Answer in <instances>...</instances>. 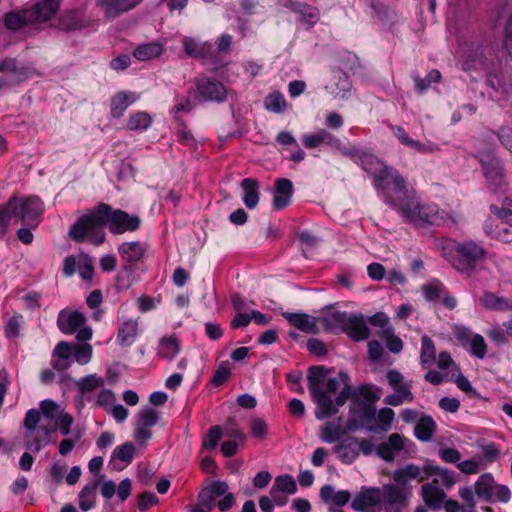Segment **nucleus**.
Wrapping results in <instances>:
<instances>
[{"instance_id":"nucleus-1","label":"nucleus","mask_w":512,"mask_h":512,"mask_svg":"<svg viewBox=\"0 0 512 512\" xmlns=\"http://www.w3.org/2000/svg\"><path fill=\"white\" fill-rule=\"evenodd\" d=\"M308 389L317 408L318 420L329 418L338 412L351 398L347 430L355 431L374 416L370 402L377 396L372 388L363 386L353 392L350 378L345 372H334L322 366H314L308 372Z\"/></svg>"},{"instance_id":"nucleus-2","label":"nucleus","mask_w":512,"mask_h":512,"mask_svg":"<svg viewBox=\"0 0 512 512\" xmlns=\"http://www.w3.org/2000/svg\"><path fill=\"white\" fill-rule=\"evenodd\" d=\"M140 219L136 215H129L122 210H112L104 203L96 209L77 219L69 230V237L78 243L89 241L93 245H101L105 241L104 225H108L113 234H123L135 231L140 226Z\"/></svg>"},{"instance_id":"nucleus-3","label":"nucleus","mask_w":512,"mask_h":512,"mask_svg":"<svg viewBox=\"0 0 512 512\" xmlns=\"http://www.w3.org/2000/svg\"><path fill=\"white\" fill-rule=\"evenodd\" d=\"M44 204L37 196L11 197L0 206V234H4L11 223H22L36 228L41 222Z\"/></svg>"},{"instance_id":"nucleus-4","label":"nucleus","mask_w":512,"mask_h":512,"mask_svg":"<svg viewBox=\"0 0 512 512\" xmlns=\"http://www.w3.org/2000/svg\"><path fill=\"white\" fill-rule=\"evenodd\" d=\"M434 246L458 271L470 272L485 259L486 250L474 240L456 242L449 238H436Z\"/></svg>"},{"instance_id":"nucleus-5","label":"nucleus","mask_w":512,"mask_h":512,"mask_svg":"<svg viewBox=\"0 0 512 512\" xmlns=\"http://www.w3.org/2000/svg\"><path fill=\"white\" fill-rule=\"evenodd\" d=\"M363 170L374 178V187L383 195L386 201L393 202L390 189L398 194V198L406 194L405 180L391 166L386 165L378 157L363 153L359 157Z\"/></svg>"},{"instance_id":"nucleus-6","label":"nucleus","mask_w":512,"mask_h":512,"mask_svg":"<svg viewBox=\"0 0 512 512\" xmlns=\"http://www.w3.org/2000/svg\"><path fill=\"white\" fill-rule=\"evenodd\" d=\"M41 414L37 409H30L26 412L24 418V446L27 450L37 453L43 447L50 443L51 433L56 430V426L49 424L40 425Z\"/></svg>"},{"instance_id":"nucleus-7","label":"nucleus","mask_w":512,"mask_h":512,"mask_svg":"<svg viewBox=\"0 0 512 512\" xmlns=\"http://www.w3.org/2000/svg\"><path fill=\"white\" fill-rule=\"evenodd\" d=\"M93 355V348L88 343L72 346L66 341H60L53 350L51 364L58 371L67 370L71 365V356L80 365L88 364Z\"/></svg>"},{"instance_id":"nucleus-8","label":"nucleus","mask_w":512,"mask_h":512,"mask_svg":"<svg viewBox=\"0 0 512 512\" xmlns=\"http://www.w3.org/2000/svg\"><path fill=\"white\" fill-rule=\"evenodd\" d=\"M58 328L66 335L76 333L79 341H88L92 338V328L86 325V317L78 311L62 310L57 319Z\"/></svg>"},{"instance_id":"nucleus-9","label":"nucleus","mask_w":512,"mask_h":512,"mask_svg":"<svg viewBox=\"0 0 512 512\" xmlns=\"http://www.w3.org/2000/svg\"><path fill=\"white\" fill-rule=\"evenodd\" d=\"M0 88L13 87L35 75V69L14 59L0 61Z\"/></svg>"},{"instance_id":"nucleus-10","label":"nucleus","mask_w":512,"mask_h":512,"mask_svg":"<svg viewBox=\"0 0 512 512\" xmlns=\"http://www.w3.org/2000/svg\"><path fill=\"white\" fill-rule=\"evenodd\" d=\"M329 323L333 322L341 327L345 333L356 341H362L368 338L369 329L361 315H352L346 312H333L329 318Z\"/></svg>"},{"instance_id":"nucleus-11","label":"nucleus","mask_w":512,"mask_h":512,"mask_svg":"<svg viewBox=\"0 0 512 512\" xmlns=\"http://www.w3.org/2000/svg\"><path fill=\"white\" fill-rule=\"evenodd\" d=\"M454 336L459 344L468 350L470 355L484 359L487 354V344L484 337L474 333L470 328L463 325H456L453 329Z\"/></svg>"},{"instance_id":"nucleus-12","label":"nucleus","mask_w":512,"mask_h":512,"mask_svg":"<svg viewBox=\"0 0 512 512\" xmlns=\"http://www.w3.org/2000/svg\"><path fill=\"white\" fill-rule=\"evenodd\" d=\"M40 414H43L46 420L54 421L56 429L62 435L67 436L71 432V426L74 422L73 417L64 411V409L51 399H46L40 402Z\"/></svg>"},{"instance_id":"nucleus-13","label":"nucleus","mask_w":512,"mask_h":512,"mask_svg":"<svg viewBox=\"0 0 512 512\" xmlns=\"http://www.w3.org/2000/svg\"><path fill=\"white\" fill-rule=\"evenodd\" d=\"M351 507L359 512H382V492L379 488H362L355 495Z\"/></svg>"},{"instance_id":"nucleus-14","label":"nucleus","mask_w":512,"mask_h":512,"mask_svg":"<svg viewBox=\"0 0 512 512\" xmlns=\"http://www.w3.org/2000/svg\"><path fill=\"white\" fill-rule=\"evenodd\" d=\"M157 421L158 414L152 408H145L137 414L134 438L139 444L146 445L152 438V427L157 424Z\"/></svg>"},{"instance_id":"nucleus-15","label":"nucleus","mask_w":512,"mask_h":512,"mask_svg":"<svg viewBox=\"0 0 512 512\" xmlns=\"http://www.w3.org/2000/svg\"><path fill=\"white\" fill-rule=\"evenodd\" d=\"M413 443L404 436L393 433L386 442L381 443L376 452L385 461H393L400 452L409 453L412 451Z\"/></svg>"},{"instance_id":"nucleus-16","label":"nucleus","mask_w":512,"mask_h":512,"mask_svg":"<svg viewBox=\"0 0 512 512\" xmlns=\"http://www.w3.org/2000/svg\"><path fill=\"white\" fill-rule=\"evenodd\" d=\"M302 144L307 149H314L321 145H327L335 148L345 155H351V151L342 148L341 141L326 129H318L313 133H307L302 136Z\"/></svg>"},{"instance_id":"nucleus-17","label":"nucleus","mask_w":512,"mask_h":512,"mask_svg":"<svg viewBox=\"0 0 512 512\" xmlns=\"http://www.w3.org/2000/svg\"><path fill=\"white\" fill-rule=\"evenodd\" d=\"M227 90L218 81L209 78H201L196 81V98L200 101L221 102L226 99Z\"/></svg>"},{"instance_id":"nucleus-18","label":"nucleus","mask_w":512,"mask_h":512,"mask_svg":"<svg viewBox=\"0 0 512 512\" xmlns=\"http://www.w3.org/2000/svg\"><path fill=\"white\" fill-rule=\"evenodd\" d=\"M381 492L382 506L385 512H398L401 507L406 505L408 494H411V490L408 491L393 485L383 486Z\"/></svg>"},{"instance_id":"nucleus-19","label":"nucleus","mask_w":512,"mask_h":512,"mask_svg":"<svg viewBox=\"0 0 512 512\" xmlns=\"http://www.w3.org/2000/svg\"><path fill=\"white\" fill-rule=\"evenodd\" d=\"M482 164L484 176L488 181L489 187L493 190L502 185V170L499 161L494 157L492 152H483L478 155Z\"/></svg>"},{"instance_id":"nucleus-20","label":"nucleus","mask_w":512,"mask_h":512,"mask_svg":"<svg viewBox=\"0 0 512 512\" xmlns=\"http://www.w3.org/2000/svg\"><path fill=\"white\" fill-rule=\"evenodd\" d=\"M140 2L141 0H96V5L107 19H114Z\"/></svg>"},{"instance_id":"nucleus-21","label":"nucleus","mask_w":512,"mask_h":512,"mask_svg":"<svg viewBox=\"0 0 512 512\" xmlns=\"http://www.w3.org/2000/svg\"><path fill=\"white\" fill-rule=\"evenodd\" d=\"M293 184L289 179L279 178L275 181V191L273 194V208L282 210L286 208L292 198Z\"/></svg>"},{"instance_id":"nucleus-22","label":"nucleus","mask_w":512,"mask_h":512,"mask_svg":"<svg viewBox=\"0 0 512 512\" xmlns=\"http://www.w3.org/2000/svg\"><path fill=\"white\" fill-rule=\"evenodd\" d=\"M333 451L342 463L351 464L359 456L358 439L355 437H347L339 442L333 448Z\"/></svg>"},{"instance_id":"nucleus-23","label":"nucleus","mask_w":512,"mask_h":512,"mask_svg":"<svg viewBox=\"0 0 512 512\" xmlns=\"http://www.w3.org/2000/svg\"><path fill=\"white\" fill-rule=\"evenodd\" d=\"M60 6V0H39L29 8L31 17L35 23L45 22L51 19Z\"/></svg>"},{"instance_id":"nucleus-24","label":"nucleus","mask_w":512,"mask_h":512,"mask_svg":"<svg viewBox=\"0 0 512 512\" xmlns=\"http://www.w3.org/2000/svg\"><path fill=\"white\" fill-rule=\"evenodd\" d=\"M283 316L295 328L308 334H316L319 332L317 319L314 316L304 313H283Z\"/></svg>"},{"instance_id":"nucleus-25","label":"nucleus","mask_w":512,"mask_h":512,"mask_svg":"<svg viewBox=\"0 0 512 512\" xmlns=\"http://www.w3.org/2000/svg\"><path fill=\"white\" fill-rule=\"evenodd\" d=\"M509 220H500L495 225L487 221L484 230L488 236L504 243L512 242V225Z\"/></svg>"},{"instance_id":"nucleus-26","label":"nucleus","mask_w":512,"mask_h":512,"mask_svg":"<svg viewBox=\"0 0 512 512\" xmlns=\"http://www.w3.org/2000/svg\"><path fill=\"white\" fill-rule=\"evenodd\" d=\"M145 252V245L138 241L124 242L118 247L120 257L128 263H136L140 261Z\"/></svg>"},{"instance_id":"nucleus-27","label":"nucleus","mask_w":512,"mask_h":512,"mask_svg":"<svg viewBox=\"0 0 512 512\" xmlns=\"http://www.w3.org/2000/svg\"><path fill=\"white\" fill-rule=\"evenodd\" d=\"M138 99L134 92H118L111 99V115L113 118L123 116L125 110Z\"/></svg>"},{"instance_id":"nucleus-28","label":"nucleus","mask_w":512,"mask_h":512,"mask_svg":"<svg viewBox=\"0 0 512 512\" xmlns=\"http://www.w3.org/2000/svg\"><path fill=\"white\" fill-rule=\"evenodd\" d=\"M486 67L483 49L480 46H470L464 52V60L462 63V69L465 71L470 70H481Z\"/></svg>"},{"instance_id":"nucleus-29","label":"nucleus","mask_w":512,"mask_h":512,"mask_svg":"<svg viewBox=\"0 0 512 512\" xmlns=\"http://www.w3.org/2000/svg\"><path fill=\"white\" fill-rule=\"evenodd\" d=\"M34 24L29 8L9 12L4 17V25L8 30L17 31L26 25Z\"/></svg>"},{"instance_id":"nucleus-30","label":"nucleus","mask_w":512,"mask_h":512,"mask_svg":"<svg viewBox=\"0 0 512 512\" xmlns=\"http://www.w3.org/2000/svg\"><path fill=\"white\" fill-rule=\"evenodd\" d=\"M346 432L350 431L347 426L343 428L340 421H328L321 426L319 437L322 442L331 444L340 440Z\"/></svg>"},{"instance_id":"nucleus-31","label":"nucleus","mask_w":512,"mask_h":512,"mask_svg":"<svg viewBox=\"0 0 512 512\" xmlns=\"http://www.w3.org/2000/svg\"><path fill=\"white\" fill-rule=\"evenodd\" d=\"M181 350L178 338L174 335L163 336L159 339L157 354L163 359L173 360Z\"/></svg>"},{"instance_id":"nucleus-32","label":"nucleus","mask_w":512,"mask_h":512,"mask_svg":"<svg viewBox=\"0 0 512 512\" xmlns=\"http://www.w3.org/2000/svg\"><path fill=\"white\" fill-rule=\"evenodd\" d=\"M99 481L93 480L87 483L79 492V507L82 511H88L95 507Z\"/></svg>"},{"instance_id":"nucleus-33","label":"nucleus","mask_w":512,"mask_h":512,"mask_svg":"<svg viewBox=\"0 0 512 512\" xmlns=\"http://www.w3.org/2000/svg\"><path fill=\"white\" fill-rule=\"evenodd\" d=\"M320 497L327 504L341 507L349 502L351 495L346 490L336 491L331 485H324Z\"/></svg>"},{"instance_id":"nucleus-34","label":"nucleus","mask_w":512,"mask_h":512,"mask_svg":"<svg viewBox=\"0 0 512 512\" xmlns=\"http://www.w3.org/2000/svg\"><path fill=\"white\" fill-rule=\"evenodd\" d=\"M243 190V202L248 209H253L259 202V183L253 178H245L241 181Z\"/></svg>"},{"instance_id":"nucleus-35","label":"nucleus","mask_w":512,"mask_h":512,"mask_svg":"<svg viewBox=\"0 0 512 512\" xmlns=\"http://www.w3.org/2000/svg\"><path fill=\"white\" fill-rule=\"evenodd\" d=\"M422 497L428 507L440 508L445 498V492L439 485L431 482L423 485Z\"/></svg>"},{"instance_id":"nucleus-36","label":"nucleus","mask_w":512,"mask_h":512,"mask_svg":"<svg viewBox=\"0 0 512 512\" xmlns=\"http://www.w3.org/2000/svg\"><path fill=\"white\" fill-rule=\"evenodd\" d=\"M138 335V321L127 320L121 324L117 333V342L120 346L129 347L131 346Z\"/></svg>"},{"instance_id":"nucleus-37","label":"nucleus","mask_w":512,"mask_h":512,"mask_svg":"<svg viewBox=\"0 0 512 512\" xmlns=\"http://www.w3.org/2000/svg\"><path fill=\"white\" fill-rule=\"evenodd\" d=\"M479 303L488 310H495V311H506V310H512V301L504 298L496 296L495 294L491 292H484L479 297Z\"/></svg>"},{"instance_id":"nucleus-38","label":"nucleus","mask_w":512,"mask_h":512,"mask_svg":"<svg viewBox=\"0 0 512 512\" xmlns=\"http://www.w3.org/2000/svg\"><path fill=\"white\" fill-rule=\"evenodd\" d=\"M164 52V47L159 42H150L137 46L133 56L139 61H149L158 58Z\"/></svg>"},{"instance_id":"nucleus-39","label":"nucleus","mask_w":512,"mask_h":512,"mask_svg":"<svg viewBox=\"0 0 512 512\" xmlns=\"http://www.w3.org/2000/svg\"><path fill=\"white\" fill-rule=\"evenodd\" d=\"M496 485L495 479L491 473L482 474L474 484L476 496L488 502L491 499L494 487Z\"/></svg>"},{"instance_id":"nucleus-40","label":"nucleus","mask_w":512,"mask_h":512,"mask_svg":"<svg viewBox=\"0 0 512 512\" xmlns=\"http://www.w3.org/2000/svg\"><path fill=\"white\" fill-rule=\"evenodd\" d=\"M443 219L437 205L428 204L420 206L418 204V226L422 224L439 225Z\"/></svg>"},{"instance_id":"nucleus-41","label":"nucleus","mask_w":512,"mask_h":512,"mask_svg":"<svg viewBox=\"0 0 512 512\" xmlns=\"http://www.w3.org/2000/svg\"><path fill=\"white\" fill-rule=\"evenodd\" d=\"M328 88L335 97L346 98L351 88L347 74L342 71H336L334 73V82Z\"/></svg>"},{"instance_id":"nucleus-42","label":"nucleus","mask_w":512,"mask_h":512,"mask_svg":"<svg viewBox=\"0 0 512 512\" xmlns=\"http://www.w3.org/2000/svg\"><path fill=\"white\" fill-rule=\"evenodd\" d=\"M185 53L190 57H205L211 46L208 43H202L191 37H184L182 40Z\"/></svg>"},{"instance_id":"nucleus-43","label":"nucleus","mask_w":512,"mask_h":512,"mask_svg":"<svg viewBox=\"0 0 512 512\" xmlns=\"http://www.w3.org/2000/svg\"><path fill=\"white\" fill-rule=\"evenodd\" d=\"M291 8L300 15L302 23L308 27L315 25L319 20L318 9L303 3H292Z\"/></svg>"},{"instance_id":"nucleus-44","label":"nucleus","mask_w":512,"mask_h":512,"mask_svg":"<svg viewBox=\"0 0 512 512\" xmlns=\"http://www.w3.org/2000/svg\"><path fill=\"white\" fill-rule=\"evenodd\" d=\"M152 124V117L145 111L132 113L127 120V128L132 131H145Z\"/></svg>"},{"instance_id":"nucleus-45","label":"nucleus","mask_w":512,"mask_h":512,"mask_svg":"<svg viewBox=\"0 0 512 512\" xmlns=\"http://www.w3.org/2000/svg\"><path fill=\"white\" fill-rule=\"evenodd\" d=\"M437 424L430 416L418 418V440L430 441L436 432Z\"/></svg>"},{"instance_id":"nucleus-46","label":"nucleus","mask_w":512,"mask_h":512,"mask_svg":"<svg viewBox=\"0 0 512 512\" xmlns=\"http://www.w3.org/2000/svg\"><path fill=\"white\" fill-rule=\"evenodd\" d=\"M272 488L274 494L279 491L286 495H292L297 491V484L292 476L285 474L275 478Z\"/></svg>"},{"instance_id":"nucleus-47","label":"nucleus","mask_w":512,"mask_h":512,"mask_svg":"<svg viewBox=\"0 0 512 512\" xmlns=\"http://www.w3.org/2000/svg\"><path fill=\"white\" fill-rule=\"evenodd\" d=\"M421 363L432 365L436 361V348L434 342L428 336L421 338Z\"/></svg>"},{"instance_id":"nucleus-48","label":"nucleus","mask_w":512,"mask_h":512,"mask_svg":"<svg viewBox=\"0 0 512 512\" xmlns=\"http://www.w3.org/2000/svg\"><path fill=\"white\" fill-rule=\"evenodd\" d=\"M443 292L444 286L437 279H432L422 286V294L424 298L429 302L438 300Z\"/></svg>"},{"instance_id":"nucleus-49","label":"nucleus","mask_w":512,"mask_h":512,"mask_svg":"<svg viewBox=\"0 0 512 512\" xmlns=\"http://www.w3.org/2000/svg\"><path fill=\"white\" fill-rule=\"evenodd\" d=\"M265 108L273 113H282L286 109V100L280 92L269 94L264 100Z\"/></svg>"},{"instance_id":"nucleus-50","label":"nucleus","mask_w":512,"mask_h":512,"mask_svg":"<svg viewBox=\"0 0 512 512\" xmlns=\"http://www.w3.org/2000/svg\"><path fill=\"white\" fill-rule=\"evenodd\" d=\"M410 386H401L394 390L392 395H388L385 397L384 402L388 405L398 406L402 404L404 401H411L413 395L410 390Z\"/></svg>"},{"instance_id":"nucleus-51","label":"nucleus","mask_w":512,"mask_h":512,"mask_svg":"<svg viewBox=\"0 0 512 512\" xmlns=\"http://www.w3.org/2000/svg\"><path fill=\"white\" fill-rule=\"evenodd\" d=\"M60 27L64 30H75L84 27L81 14L77 11L64 13L60 18Z\"/></svg>"},{"instance_id":"nucleus-52","label":"nucleus","mask_w":512,"mask_h":512,"mask_svg":"<svg viewBox=\"0 0 512 512\" xmlns=\"http://www.w3.org/2000/svg\"><path fill=\"white\" fill-rule=\"evenodd\" d=\"M416 478V466L408 465L394 472L393 479L398 487L406 489L408 483Z\"/></svg>"},{"instance_id":"nucleus-53","label":"nucleus","mask_w":512,"mask_h":512,"mask_svg":"<svg viewBox=\"0 0 512 512\" xmlns=\"http://www.w3.org/2000/svg\"><path fill=\"white\" fill-rule=\"evenodd\" d=\"M135 447L131 442H126L123 445H120L115 448L112 454V458L114 461H121L123 463H131L134 457Z\"/></svg>"},{"instance_id":"nucleus-54","label":"nucleus","mask_w":512,"mask_h":512,"mask_svg":"<svg viewBox=\"0 0 512 512\" xmlns=\"http://www.w3.org/2000/svg\"><path fill=\"white\" fill-rule=\"evenodd\" d=\"M429 474L436 476V478L433 480V483L436 485L441 484L446 488H451L456 482L453 472L446 469L435 467L433 468V471L429 472Z\"/></svg>"},{"instance_id":"nucleus-55","label":"nucleus","mask_w":512,"mask_h":512,"mask_svg":"<svg viewBox=\"0 0 512 512\" xmlns=\"http://www.w3.org/2000/svg\"><path fill=\"white\" fill-rule=\"evenodd\" d=\"M490 210L495 214L499 220H511L512 219V198L505 197L502 206L498 207L495 204L490 205Z\"/></svg>"},{"instance_id":"nucleus-56","label":"nucleus","mask_w":512,"mask_h":512,"mask_svg":"<svg viewBox=\"0 0 512 512\" xmlns=\"http://www.w3.org/2000/svg\"><path fill=\"white\" fill-rule=\"evenodd\" d=\"M437 367L444 371L447 375H454V372H458L459 367L455 364L450 354L447 352H441L436 359Z\"/></svg>"},{"instance_id":"nucleus-57","label":"nucleus","mask_w":512,"mask_h":512,"mask_svg":"<svg viewBox=\"0 0 512 512\" xmlns=\"http://www.w3.org/2000/svg\"><path fill=\"white\" fill-rule=\"evenodd\" d=\"M231 375V367L228 361L221 362L216 368L212 377V383L215 386H221L224 384Z\"/></svg>"},{"instance_id":"nucleus-58","label":"nucleus","mask_w":512,"mask_h":512,"mask_svg":"<svg viewBox=\"0 0 512 512\" xmlns=\"http://www.w3.org/2000/svg\"><path fill=\"white\" fill-rule=\"evenodd\" d=\"M222 437V429L220 426H212L203 437V447L209 450L214 449Z\"/></svg>"},{"instance_id":"nucleus-59","label":"nucleus","mask_w":512,"mask_h":512,"mask_svg":"<svg viewBox=\"0 0 512 512\" xmlns=\"http://www.w3.org/2000/svg\"><path fill=\"white\" fill-rule=\"evenodd\" d=\"M491 496L492 497L489 499L488 503H507L511 499V491L508 486L496 483Z\"/></svg>"},{"instance_id":"nucleus-60","label":"nucleus","mask_w":512,"mask_h":512,"mask_svg":"<svg viewBox=\"0 0 512 512\" xmlns=\"http://www.w3.org/2000/svg\"><path fill=\"white\" fill-rule=\"evenodd\" d=\"M79 274L84 280H91L93 277L94 269L92 259L85 254L80 255V263H79Z\"/></svg>"},{"instance_id":"nucleus-61","label":"nucleus","mask_w":512,"mask_h":512,"mask_svg":"<svg viewBox=\"0 0 512 512\" xmlns=\"http://www.w3.org/2000/svg\"><path fill=\"white\" fill-rule=\"evenodd\" d=\"M250 432L254 438L264 439L268 435V425L261 418H255L250 422Z\"/></svg>"},{"instance_id":"nucleus-62","label":"nucleus","mask_w":512,"mask_h":512,"mask_svg":"<svg viewBox=\"0 0 512 512\" xmlns=\"http://www.w3.org/2000/svg\"><path fill=\"white\" fill-rule=\"evenodd\" d=\"M507 330L501 326H493L486 331V335L497 345L507 343Z\"/></svg>"},{"instance_id":"nucleus-63","label":"nucleus","mask_w":512,"mask_h":512,"mask_svg":"<svg viewBox=\"0 0 512 512\" xmlns=\"http://www.w3.org/2000/svg\"><path fill=\"white\" fill-rule=\"evenodd\" d=\"M394 416V411L391 408H383L378 412L377 421L383 431L390 429Z\"/></svg>"},{"instance_id":"nucleus-64","label":"nucleus","mask_w":512,"mask_h":512,"mask_svg":"<svg viewBox=\"0 0 512 512\" xmlns=\"http://www.w3.org/2000/svg\"><path fill=\"white\" fill-rule=\"evenodd\" d=\"M102 384V380L95 375H88L78 382V387L82 392H91Z\"/></svg>"}]
</instances>
